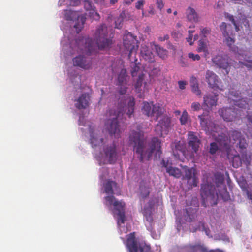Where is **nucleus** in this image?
Masks as SVG:
<instances>
[{"instance_id":"54","label":"nucleus","mask_w":252,"mask_h":252,"mask_svg":"<svg viewBox=\"0 0 252 252\" xmlns=\"http://www.w3.org/2000/svg\"><path fill=\"white\" fill-rule=\"evenodd\" d=\"M143 188L142 187H140L141 194L143 198H146L149 196V190H148V189H146V187H144V189H145V192H143Z\"/></svg>"},{"instance_id":"42","label":"nucleus","mask_w":252,"mask_h":252,"mask_svg":"<svg viewBox=\"0 0 252 252\" xmlns=\"http://www.w3.org/2000/svg\"><path fill=\"white\" fill-rule=\"evenodd\" d=\"M186 214L187 216H186V220L189 222H192L194 220L195 217L196 216V213L195 212H191L190 214L189 213V210L186 209Z\"/></svg>"},{"instance_id":"59","label":"nucleus","mask_w":252,"mask_h":252,"mask_svg":"<svg viewBox=\"0 0 252 252\" xmlns=\"http://www.w3.org/2000/svg\"><path fill=\"white\" fill-rule=\"evenodd\" d=\"M145 217V219L146 220L149 222H152L153 220V217H152V212L150 214H146V215H144Z\"/></svg>"},{"instance_id":"8","label":"nucleus","mask_w":252,"mask_h":252,"mask_svg":"<svg viewBox=\"0 0 252 252\" xmlns=\"http://www.w3.org/2000/svg\"><path fill=\"white\" fill-rule=\"evenodd\" d=\"M96 43L98 48L102 50L108 47L112 41L107 38V27L105 24L100 25L95 32Z\"/></svg>"},{"instance_id":"39","label":"nucleus","mask_w":252,"mask_h":252,"mask_svg":"<svg viewBox=\"0 0 252 252\" xmlns=\"http://www.w3.org/2000/svg\"><path fill=\"white\" fill-rule=\"evenodd\" d=\"M189 119V115L186 110H184L180 118V122L181 125H186Z\"/></svg>"},{"instance_id":"46","label":"nucleus","mask_w":252,"mask_h":252,"mask_svg":"<svg viewBox=\"0 0 252 252\" xmlns=\"http://www.w3.org/2000/svg\"><path fill=\"white\" fill-rule=\"evenodd\" d=\"M140 252H151V247L146 244H141L139 245Z\"/></svg>"},{"instance_id":"47","label":"nucleus","mask_w":252,"mask_h":252,"mask_svg":"<svg viewBox=\"0 0 252 252\" xmlns=\"http://www.w3.org/2000/svg\"><path fill=\"white\" fill-rule=\"evenodd\" d=\"M89 16L95 20H99L100 18L99 14L94 9L92 12H89Z\"/></svg>"},{"instance_id":"2","label":"nucleus","mask_w":252,"mask_h":252,"mask_svg":"<svg viewBox=\"0 0 252 252\" xmlns=\"http://www.w3.org/2000/svg\"><path fill=\"white\" fill-rule=\"evenodd\" d=\"M126 105L120 102L118 104L117 111L111 109L107 112L110 118L108 119L105 123V127L111 136L114 135L116 138L120 137V130L118 121V118L122 116L126 112L128 117L130 118L134 113L135 101L132 96H129L126 100Z\"/></svg>"},{"instance_id":"25","label":"nucleus","mask_w":252,"mask_h":252,"mask_svg":"<svg viewBox=\"0 0 252 252\" xmlns=\"http://www.w3.org/2000/svg\"><path fill=\"white\" fill-rule=\"evenodd\" d=\"M117 187V183L115 181H113L110 180H106V182L104 184L105 192L107 194H111L112 195L114 194V191L113 189L116 188Z\"/></svg>"},{"instance_id":"24","label":"nucleus","mask_w":252,"mask_h":252,"mask_svg":"<svg viewBox=\"0 0 252 252\" xmlns=\"http://www.w3.org/2000/svg\"><path fill=\"white\" fill-rule=\"evenodd\" d=\"M218 94H206L203 97L204 105H206L208 108H211L213 106H216L218 101Z\"/></svg>"},{"instance_id":"61","label":"nucleus","mask_w":252,"mask_h":252,"mask_svg":"<svg viewBox=\"0 0 252 252\" xmlns=\"http://www.w3.org/2000/svg\"><path fill=\"white\" fill-rule=\"evenodd\" d=\"M215 179L218 180V182L220 184H222L224 180L223 176L220 175H216Z\"/></svg>"},{"instance_id":"31","label":"nucleus","mask_w":252,"mask_h":252,"mask_svg":"<svg viewBox=\"0 0 252 252\" xmlns=\"http://www.w3.org/2000/svg\"><path fill=\"white\" fill-rule=\"evenodd\" d=\"M220 28L222 32L223 36H228L232 33V29L231 25L227 24L225 22H222L220 25Z\"/></svg>"},{"instance_id":"50","label":"nucleus","mask_w":252,"mask_h":252,"mask_svg":"<svg viewBox=\"0 0 252 252\" xmlns=\"http://www.w3.org/2000/svg\"><path fill=\"white\" fill-rule=\"evenodd\" d=\"M123 21L124 20H122V19H120V17H118L115 20V28L117 29L121 28Z\"/></svg>"},{"instance_id":"13","label":"nucleus","mask_w":252,"mask_h":252,"mask_svg":"<svg viewBox=\"0 0 252 252\" xmlns=\"http://www.w3.org/2000/svg\"><path fill=\"white\" fill-rule=\"evenodd\" d=\"M170 124V118L167 116H163L155 127V131L157 134L162 136L163 132L166 133L168 131Z\"/></svg>"},{"instance_id":"28","label":"nucleus","mask_w":252,"mask_h":252,"mask_svg":"<svg viewBox=\"0 0 252 252\" xmlns=\"http://www.w3.org/2000/svg\"><path fill=\"white\" fill-rule=\"evenodd\" d=\"M85 42L84 49L83 50V52L86 54H91L94 50V43L91 38H83L82 42Z\"/></svg>"},{"instance_id":"16","label":"nucleus","mask_w":252,"mask_h":252,"mask_svg":"<svg viewBox=\"0 0 252 252\" xmlns=\"http://www.w3.org/2000/svg\"><path fill=\"white\" fill-rule=\"evenodd\" d=\"M212 62L219 68H222L225 70V74H228L229 72L230 64L228 60L222 57L221 56L218 55L212 59Z\"/></svg>"},{"instance_id":"22","label":"nucleus","mask_w":252,"mask_h":252,"mask_svg":"<svg viewBox=\"0 0 252 252\" xmlns=\"http://www.w3.org/2000/svg\"><path fill=\"white\" fill-rule=\"evenodd\" d=\"M172 149L174 157L181 160L180 154L183 156L185 155V146L180 141L175 142L172 144Z\"/></svg>"},{"instance_id":"5","label":"nucleus","mask_w":252,"mask_h":252,"mask_svg":"<svg viewBox=\"0 0 252 252\" xmlns=\"http://www.w3.org/2000/svg\"><path fill=\"white\" fill-rule=\"evenodd\" d=\"M220 117L226 122H232L239 120L244 115L243 111L237 108L232 107H223L219 110Z\"/></svg>"},{"instance_id":"32","label":"nucleus","mask_w":252,"mask_h":252,"mask_svg":"<svg viewBox=\"0 0 252 252\" xmlns=\"http://www.w3.org/2000/svg\"><path fill=\"white\" fill-rule=\"evenodd\" d=\"M233 101H234V107L237 108L239 110L246 109L248 105V102L246 98H241L238 99H233Z\"/></svg>"},{"instance_id":"36","label":"nucleus","mask_w":252,"mask_h":252,"mask_svg":"<svg viewBox=\"0 0 252 252\" xmlns=\"http://www.w3.org/2000/svg\"><path fill=\"white\" fill-rule=\"evenodd\" d=\"M229 134L231 135L234 141H238L243 137L241 132L236 130H233L230 131Z\"/></svg>"},{"instance_id":"1","label":"nucleus","mask_w":252,"mask_h":252,"mask_svg":"<svg viewBox=\"0 0 252 252\" xmlns=\"http://www.w3.org/2000/svg\"><path fill=\"white\" fill-rule=\"evenodd\" d=\"M129 144L133 146L134 150L139 155L141 162H143L144 159L149 160L155 151L157 159L160 158L162 154L160 140L157 137H153L150 148H147L143 132L137 124L132 126L129 136Z\"/></svg>"},{"instance_id":"33","label":"nucleus","mask_w":252,"mask_h":252,"mask_svg":"<svg viewBox=\"0 0 252 252\" xmlns=\"http://www.w3.org/2000/svg\"><path fill=\"white\" fill-rule=\"evenodd\" d=\"M167 173L170 176H174L175 178H179L181 176L182 173L181 170L176 167H173L169 166V168L167 169Z\"/></svg>"},{"instance_id":"62","label":"nucleus","mask_w":252,"mask_h":252,"mask_svg":"<svg viewBox=\"0 0 252 252\" xmlns=\"http://www.w3.org/2000/svg\"><path fill=\"white\" fill-rule=\"evenodd\" d=\"M210 29L209 28H204L201 31V33L206 36L207 34H208L210 32Z\"/></svg>"},{"instance_id":"15","label":"nucleus","mask_w":252,"mask_h":252,"mask_svg":"<svg viewBox=\"0 0 252 252\" xmlns=\"http://www.w3.org/2000/svg\"><path fill=\"white\" fill-rule=\"evenodd\" d=\"M187 140L189 148L191 149L192 153H196L201 144L200 140L196 134L192 131L188 132Z\"/></svg>"},{"instance_id":"3","label":"nucleus","mask_w":252,"mask_h":252,"mask_svg":"<svg viewBox=\"0 0 252 252\" xmlns=\"http://www.w3.org/2000/svg\"><path fill=\"white\" fill-rule=\"evenodd\" d=\"M200 195L202 198V205L206 207V203L209 202L214 205L217 204L219 194L215 192V187L211 183L207 182L201 185Z\"/></svg>"},{"instance_id":"29","label":"nucleus","mask_w":252,"mask_h":252,"mask_svg":"<svg viewBox=\"0 0 252 252\" xmlns=\"http://www.w3.org/2000/svg\"><path fill=\"white\" fill-rule=\"evenodd\" d=\"M188 252H208L207 249L200 244L189 245L188 246Z\"/></svg>"},{"instance_id":"49","label":"nucleus","mask_w":252,"mask_h":252,"mask_svg":"<svg viewBox=\"0 0 252 252\" xmlns=\"http://www.w3.org/2000/svg\"><path fill=\"white\" fill-rule=\"evenodd\" d=\"M191 108L192 110L198 111L201 109V105L198 102H193L191 104Z\"/></svg>"},{"instance_id":"12","label":"nucleus","mask_w":252,"mask_h":252,"mask_svg":"<svg viewBox=\"0 0 252 252\" xmlns=\"http://www.w3.org/2000/svg\"><path fill=\"white\" fill-rule=\"evenodd\" d=\"M205 80L210 88L214 90H223V87L220 86V81L218 76L212 71L208 70L205 74Z\"/></svg>"},{"instance_id":"27","label":"nucleus","mask_w":252,"mask_h":252,"mask_svg":"<svg viewBox=\"0 0 252 252\" xmlns=\"http://www.w3.org/2000/svg\"><path fill=\"white\" fill-rule=\"evenodd\" d=\"M186 16L188 20L192 22H197L198 17L195 10L189 7L186 11Z\"/></svg>"},{"instance_id":"7","label":"nucleus","mask_w":252,"mask_h":252,"mask_svg":"<svg viewBox=\"0 0 252 252\" xmlns=\"http://www.w3.org/2000/svg\"><path fill=\"white\" fill-rule=\"evenodd\" d=\"M142 110L143 114L148 117H154L155 121H158L163 114V108L160 104H154L153 102H144Z\"/></svg>"},{"instance_id":"4","label":"nucleus","mask_w":252,"mask_h":252,"mask_svg":"<svg viewBox=\"0 0 252 252\" xmlns=\"http://www.w3.org/2000/svg\"><path fill=\"white\" fill-rule=\"evenodd\" d=\"M138 42L137 40V37L133 35L129 32H126L123 37V45L128 52V56L129 61H132V58H134V61H136V55L138 47Z\"/></svg>"},{"instance_id":"52","label":"nucleus","mask_w":252,"mask_h":252,"mask_svg":"<svg viewBox=\"0 0 252 252\" xmlns=\"http://www.w3.org/2000/svg\"><path fill=\"white\" fill-rule=\"evenodd\" d=\"M144 3L145 1L144 0H139L135 3V8L138 10L142 9Z\"/></svg>"},{"instance_id":"60","label":"nucleus","mask_w":252,"mask_h":252,"mask_svg":"<svg viewBox=\"0 0 252 252\" xmlns=\"http://www.w3.org/2000/svg\"><path fill=\"white\" fill-rule=\"evenodd\" d=\"M156 3L157 4L158 8L161 10L164 6L162 0H156Z\"/></svg>"},{"instance_id":"51","label":"nucleus","mask_w":252,"mask_h":252,"mask_svg":"<svg viewBox=\"0 0 252 252\" xmlns=\"http://www.w3.org/2000/svg\"><path fill=\"white\" fill-rule=\"evenodd\" d=\"M188 57L191 59L193 61H198L200 59V57L198 54H194L193 53H189Z\"/></svg>"},{"instance_id":"18","label":"nucleus","mask_w":252,"mask_h":252,"mask_svg":"<svg viewBox=\"0 0 252 252\" xmlns=\"http://www.w3.org/2000/svg\"><path fill=\"white\" fill-rule=\"evenodd\" d=\"M200 119V124L202 128L206 132L214 131L211 128V125L213 123L210 121V117L208 114L203 113L198 116Z\"/></svg>"},{"instance_id":"26","label":"nucleus","mask_w":252,"mask_h":252,"mask_svg":"<svg viewBox=\"0 0 252 252\" xmlns=\"http://www.w3.org/2000/svg\"><path fill=\"white\" fill-rule=\"evenodd\" d=\"M151 45L154 46L155 51L159 57L163 59H166L168 56V51L159 45L152 42Z\"/></svg>"},{"instance_id":"57","label":"nucleus","mask_w":252,"mask_h":252,"mask_svg":"<svg viewBox=\"0 0 252 252\" xmlns=\"http://www.w3.org/2000/svg\"><path fill=\"white\" fill-rule=\"evenodd\" d=\"M190 83L191 86L198 84L197 78L195 76H192L190 79Z\"/></svg>"},{"instance_id":"44","label":"nucleus","mask_w":252,"mask_h":252,"mask_svg":"<svg viewBox=\"0 0 252 252\" xmlns=\"http://www.w3.org/2000/svg\"><path fill=\"white\" fill-rule=\"evenodd\" d=\"M237 145L241 150H244L246 149L247 146V143L245 138L242 137L241 139H240L238 140V143L237 144Z\"/></svg>"},{"instance_id":"53","label":"nucleus","mask_w":252,"mask_h":252,"mask_svg":"<svg viewBox=\"0 0 252 252\" xmlns=\"http://www.w3.org/2000/svg\"><path fill=\"white\" fill-rule=\"evenodd\" d=\"M120 87L119 93L121 94H124L127 92V87H126V85H118Z\"/></svg>"},{"instance_id":"48","label":"nucleus","mask_w":252,"mask_h":252,"mask_svg":"<svg viewBox=\"0 0 252 252\" xmlns=\"http://www.w3.org/2000/svg\"><path fill=\"white\" fill-rule=\"evenodd\" d=\"M191 87L193 93L196 94L197 95H200L201 94V90L199 88L198 84L192 86Z\"/></svg>"},{"instance_id":"55","label":"nucleus","mask_w":252,"mask_h":252,"mask_svg":"<svg viewBox=\"0 0 252 252\" xmlns=\"http://www.w3.org/2000/svg\"><path fill=\"white\" fill-rule=\"evenodd\" d=\"M230 94L231 95L233 96L234 97H236V98H238L241 97V96H240L241 93L238 91H234L233 90H232L230 91Z\"/></svg>"},{"instance_id":"23","label":"nucleus","mask_w":252,"mask_h":252,"mask_svg":"<svg viewBox=\"0 0 252 252\" xmlns=\"http://www.w3.org/2000/svg\"><path fill=\"white\" fill-rule=\"evenodd\" d=\"M89 94L87 93L83 94L76 100V102L75 104V107L79 109H85L89 106Z\"/></svg>"},{"instance_id":"64","label":"nucleus","mask_w":252,"mask_h":252,"mask_svg":"<svg viewBox=\"0 0 252 252\" xmlns=\"http://www.w3.org/2000/svg\"><path fill=\"white\" fill-rule=\"evenodd\" d=\"M169 37L168 34H165L164 36H160L158 37V40L160 41H164L165 40H167L169 39Z\"/></svg>"},{"instance_id":"45","label":"nucleus","mask_w":252,"mask_h":252,"mask_svg":"<svg viewBox=\"0 0 252 252\" xmlns=\"http://www.w3.org/2000/svg\"><path fill=\"white\" fill-rule=\"evenodd\" d=\"M225 17L228 20H229L230 21H231L233 23V24L234 25V26L235 27L236 30L238 31L239 30V28L235 21L234 16L232 15L229 14L228 13H225Z\"/></svg>"},{"instance_id":"20","label":"nucleus","mask_w":252,"mask_h":252,"mask_svg":"<svg viewBox=\"0 0 252 252\" xmlns=\"http://www.w3.org/2000/svg\"><path fill=\"white\" fill-rule=\"evenodd\" d=\"M90 143L93 148H95L97 147L104 146L106 141H104V139L99 136L97 133L91 130L90 131Z\"/></svg>"},{"instance_id":"9","label":"nucleus","mask_w":252,"mask_h":252,"mask_svg":"<svg viewBox=\"0 0 252 252\" xmlns=\"http://www.w3.org/2000/svg\"><path fill=\"white\" fill-rule=\"evenodd\" d=\"M101 154L102 157L107 159L109 163H114L117 159L116 145L114 141L110 145H104L103 147V153Z\"/></svg>"},{"instance_id":"19","label":"nucleus","mask_w":252,"mask_h":252,"mask_svg":"<svg viewBox=\"0 0 252 252\" xmlns=\"http://www.w3.org/2000/svg\"><path fill=\"white\" fill-rule=\"evenodd\" d=\"M126 247L129 252H138L139 246L135 239L134 233H131L128 235Z\"/></svg>"},{"instance_id":"58","label":"nucleus","mask_w":252,"mask_h":252,"mask_svg":"<svg viewBox=\"0 0 252 252\" xmlns=\"http://www.w3.org/2000/svg\"><path fill=\"white\" fill-rule=\"evenodd\" d=\"M178 83V85H179V88L180 89L184 90V89H185L186 85H187V82L186 81H179Z\"/></svg>"},{"instance_id":"21","label":"nucleus","mask_w":252,"mask_h":252,"mask_svg":"<svg viewBox=\"0 0 252 252\" xmlns=\"http://www.w3.org/2000/svg\"><path fill=\"white\" fill-rule=\"evenodd\" d=\"M140 55L146 61L153 63L155 61L154 56L149 47L145 44H142L140 47Z\"/></svg>"},{"instance_id":"63","label":"nucleus","mask_w":252,"mask_h":252,"mask_svg":"<svg viewBox=\"0 0 252 252\" xmlns=\"http://www.w3.org/2000/svg\"><path fill=\"white\" fill-rule=\"evenodd\" d=\"M224 191H225L224 194V195H222V197L225 200H228V199L230 197H229V195L228 194V193L227 191V189H226V187H224Z\"/></svg>"},{"instance_id":"43","label":"nucleus","mask_w":252,"mask_h":252,"mask_svg":"<svg viewBox=\"0 0 252 252\" xmlns=\"http://www.w3.org/2000/svg\"><path fill=\"white\" fill-rule=\"evenodd\" d=\"M198 52H207V48L206 45L204 42L201 40L198 41V47L197 48Z\"/></svg>"},{"instance_id":"35","label":"nucleus","mask_w":252,"mask_h":252,"mask_svg":"<svg viewBox=\"0 0 252 252\" xmlns=\"http://www.w3.org/2000/svg\"><path fill=\"white\" fill-rule=\"evenodd\" d=\"M143 80V75H139L137 80L136 82L134 85L135 92L137 93H140L141 91V86Z\"/></svg>"},{"instance_id":"11","label":"nucleus","mask_w":252,"mask_h":252,"mask_svg":"<svg viewBox=\"0 0 252 252\" xmlns=\"http://www.w3.org/2000/svg\"><path fill=\"white\" fill-rule=\"evenodd\" d=\"M184 172L185 174L183 176V179L187 180L189 188L196 187L198 183V179L197 177V170L196 169L193 167L186 168Z\"/></svg>"},{"instance_id":"17","label":"nucleus","mask_w":252,"mask_h":252,"mask_svg":"<svg viewBox=\"0 0 252 252\" xmlns=\"http://www.w3.org/2000/svg\"><path fill=\"white\" fill-rule=\"evenodd\" d=\"M216 141L219 143L220 148L221 150L225 151L227 152L229 151L230 149V139L227 136L224 134L219 135L216 138Z\"/></svg>"},{"instance_id":"34","label":"nucleus","mask_w":252,"mask_h":252,"mask_svg":"<svg viewBox=\"0 0 252 252\" xmlns=\"http://www.w3.org/2000/svg\"><path fill=\"white\" fill-rule=\"evenodd\" d=\"M132 61H130L131 62V74L133 77H134L137 75V72L140 69V67L137 64V62L138 60L136 61H134V58H132Z\"/></svg>"},{"instance_id":"30","label":"nucleus","mask_w":252,"mask_h":252,"mask_svg":"<svg viewBox=\"0 0 252 252\" xmlns=\"http://www.w3.org/2000/svg\"><path fill=\"white\" fill-rule=\"evenodd\" d=\"M127 74L125 69H122L118 76V85L127 84Z\"/></svg>"},{"instance_id":"14","label":"nucleus","mask_w":252,"mask_h":252,"mask_svg":"<svg viewBox=\"0 0 252 252\" xmlns=\"http://www.w3.org/2000/svg\"><path fill=\"white\" fill-rule=\"evenodd\" d=\"M73 63L74 66L87 70L91 68L92 62L90 58L79 55L73 59Z\"/></svg>"},{"instance_id":"40","label":"nucleus","mask_w":252,"mask_h":252,"mask_svg":"<svg viewBox=\"0 0 252 252\" xmlns=\"http://www.w3.org/2000/svg\"><path fill=\"white\" fill-rule=\"evenodd\" d=\"M84 7L86 11L89 12H92L95 8L92 2L89 0H84Z\"/></svg>"},{"instance_id":"10","label":"nucleus","mask_w":252,"mask_h":252,"mask_svg":"<svg viewBox=\"0 0 252 252\" xmlns=\"http://www.w3.org/2000/svg\"><path fill=\"white\" fill-rule=\"evenodd\" d=\"M65 18L67 20H74L76 17L77 21L74 26L76 32L79 33L83 28L86 21V17L84 15H78L77 13L74 11L66 10L65 13Z\"/></svg>"},{"instance_id":"37","label":"nucleus","mask_w":252,"mask_h":252,"mask_svg":"<svg viewBox=\"0 0 252 252\" xmlns=\"http://www.w3.org/2000/svg\"><path fill=\"white\" fill-rule=\"evenodd\" d=\"M246 66L249 70L252 68V60L246 61L245 62L239 61L238 65H235V67H243Z\"/></svg>"},{"instance_id":"38","label":"nucleus","mask_w":252,"mask_h":252,"mask_svg":"<svg viewBox=\"0 0 252 252\" xmlns=\"http://www.w3.org/2000/svg\"><path fill=\"white\" fill-rule=\"evenodd\" d=\"M219 150L217 142H213L210 143L209 152L211 155H214Z\"/></svg>"},{"instance_id":"6","label":"nucleus","mask_w":252,"mask_h":252,"mask_svg":"<svg viewBox=\"0 0 252 252\" xmlns=\"http://www.w3.org/2000/svg\"><path fill=\"white\" fill-rule=\"evenodd\" d=\"M105 200L108 203L109 205H112L114 206V209L118 211V225L120 226L121 224L124 223L126 220V216L125 213V203L122 201L116 200V198L114 196H106L105 197Z\"/></svg>"},{"instance_id":"41","label":"nucleus","mask_w":252,"mask_h":252,"mask_svg":"<svg viewBox=\"0 0 252 252\" xmlns=\"http://www.w3.org/2000/svg\"><path fill=\"white\" fill-rule=\"evenodd\" d=\"M224 37L225 38V42L227 45L229 47H231L235 42L234 38L232 33L229 34L228 36H224Z\"/></svg>"},{"instance_id":"56","label":"nucleus","mask_w":252,"mask_h":252,"mask_svg":"<svg viewBox=\"0 0 252 252\" xmlns=\"http://www.w3.org/2000/svg\"><path fill=\"white\" fill-rule=\"evenodd\" d=\"M152 206L144 207L143 210V215H146V213L148 214L152 212Z\"/></svg>"}]
</instances>
